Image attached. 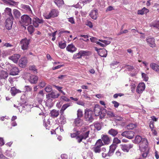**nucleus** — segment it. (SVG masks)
<instances>
[{
  "label": "nucleus",
  "mask_w": 159,
  "mask_h": 159,
  "mask_svg": "<svg viewBox=\"0 0 159 159\" xmlns=\"http://www.w3.org/2000/svg\"><path fill=\"white\" fill-rule=\"evenodd\" d=\"M122 150L124 152H128L130 149L132 148L133 145L131 144L121 145Z\"/></svg>",
  "instance_id": "nucleus-10"
},
{
  "label": "nucleus",
  "mask_w": 159,
  "mask_h": 159,
  "mask_svg": "<svg viewBox=\"0 0 159 159\" xmlns=\"http://www.w3.org/2000/svg\"><path fill=\"white\" fill-rule=\"evenodd\" d=\"M83 2H78L76 4L74 5L73 6L76 8H81L84 5Z\"/></svg>",
  "instance_id": "nucleus-42"
},
{
  "label": "nucleus",
  "mask_w": 159,
  "mask_h": 159,
  "mask_svg": "<svg viewBox=\"0 0 159 159\" xmlns=\"http://www.w3.org/2000/svg\"><path fill=\"white\" fill-rule=\"evenodd\" d=\"M20 7L23 9L22 10L29 12H32L31 9L29 5L22 4L20 6Z\"/></svg>",
  "instance_id": "nucleus-27"
},
{
  "label": "nucleus",
  "mask_w": 159,
  "mask_h": 159,
  "mask_svg": "<svg viewBox=\"0 0 159 159\" xmlns=\"http://www.w3.org/2000/svg\"><path fill=\"white\" fill-rule=\"evenodd\" d=\"M90 17L94 20H96L98 17V10L97 9L93 10L89 14Z\"/></svg>",
  "instance_id": "nucleus-15"
},
{
  "label": "nucleus",
  "mask_w": 159,
  "mask_h": 159,
  "mask_svg": "<svg viewBox=\"0 0 159 159\" xmlns=\"http://www.w3.org/2000/svg\"><path fill=\"white\" fill-rule=\"evenodd\" d=\"M5 12L6 14L9 16V17L8 18H11V16L13 17L11 13V8L8 7L6 8L5 10Z\"/></svg>",
  "instance_id": "nucleus-32"
},
{
  "label": "nucleus",
  "mask_w": 159,
  "mask_h": 159,
  "mask_svg": "<svg viewBox=\"0 0 159 159\" xmlns=\"http://www.w3.org/2000/svg\"><path fill=\"white\" fill-rule=\"evenodd\" d=\"M59 123L61 125H64L66 123V118L63 116H61L59 120Z\"/></svg>",
  "instance_id": "nucleus-36"
},
{
  "label": "nucleus",
  "mask_w": 159,
  "mask_h": 159,
  "mask_svg": "<svg viewBox=\"0 0 159 159\" xmlns=\"http://www.w3.org/2000/svg\"><path fill=\"white\" fill-rule=\"evenodd\" d=\"M74 133H73L70 134V136L71 138H73L75 137H77V135L80 134V132L77 130L76 128H74L73 129Z\"/></svg>",
  "instance_id": "nucleus-34"
},
{
  "label": "nucleus",
  "mask_w": 159,
  "mask_h": 159,
  "mask_svg": "<svg viewBox=\"0 0 159 159\" xmlns=\"http://www.w3.org/2000/svg\"><path fill=\"white\" fill-rule=\"evenodd\" d=\"M45 90L46 92L48 93L52 91V88L51 85H48L45 88Z\"/></svg>",
  "instance_id": "nucleus-47"
},
{
  "label": "nucleus",
  "mask_w": 159,
  "mask_h": 159,
  "mask_svg": "<svg viewBox=\"0 0 159 159\" xmlns=\"http://www.w3.org/2000/svg\"><path fill=\"white\" fill-rule=\"evenodd\" d=\"M30 75L29 73H25L22 76L23 79L25 80L27 79L29 77H30Z\"/></svg>",
  "instance_id": "nucleus-55"
},
{
  "label": "nucleus",
  "mask_w": 159,
  "mask_h": 159,
  "mask_svg": "<svg viewBox=\"0 0 159 159\" xmlns=\"http://www.w3.org/2000/svg\"><path fill=\"white\" fill-rule=\"evenodd\" d=\"M59 95L60 94L59 93H56L55 92H52L47 95L46 97L53 99L57 98Z\"/></svg>",
  "instance_id": "nucleus-19"
},
{
  "label": "nucleus",
  "mask_w": 159,
  "mask_h": 159,
  "mask_svg": "<svg viewBox=\"0 0 159 159\" xmlns=\"http://www.w3.org/2000/svg\"><path fill=\"white\" fill-rule=\"evenodd\" d=\"M13 12L15 16L17 18H19L20 17V13L19 11L16 9H14L13 10Z\"/></svg>",
  "instance_id": "nucleus-40"
},
{
  "label": "nucleus",
  "mask_w": 159,
  "mask_h": 159,
  "mask_svg": "<svg viewBox=\"0 0 159 159\" xmlns=\"http://www.w3.org/2000/svg\"><path fill=\"white\" fill-rule=\"evenodd\" d=\"M151 27H153L159 30V21H157L152 22L150 24Z\"/></svg>",
  "instance_id": "nucleus-35"
},
{
  "label": "nucleus",
  "mask_w": 159,
  "mask_h": 159,
  "mask_svg": "<svg viewBox=\"0 0 159 159\" xmlns=\"http://www.w3.org/2000/svg\"><path fill=\"white\" fill-rule=\"evenodd\" d=\"M20 57V55L19 54H14L12 56L9 57V59L11 60L14 62L16 63L17 62Z\"/></svg>",
  "instance_id": "nucleus-18"
},
{
  "label": "nucleus",
  "mask_w": 159,
  "mask_h": 159,
  "mask_svg": "<svg viewBox=\"0 0 159 159\" xmlns=\"http://www.w3.org/2000/svg\"><path fill=\"white\" fill-rule=\"evenodd\" d=\"M119 63V62L117 61H115L113 62V63H111V67L114 69L117 67H118V64Z\"/></svg>",
  "instance_id": "nucleus-50"
},
{
  "label": "nucleus",
  "mask_w": 159,
  "mask_h": 159,
  "mask_svg": "<svg viewBox=\"0 0 159 159\" xmlns=\"http://www.w3.org/2000/svg\"><path fill=\"white\" fill-rule=\"evenodd\" d=\"M137 125L136 124L130 123L127 125L126 128L128 129H133Z\"/></svg>",
  "instance_id": "nucleus-33"
},
{
  "label": "nucleus",
  "mask_w": 159,
  "mask_h": 159,
  "mask_svg": "<svg viewBox=\"0 0 159 159\" xmlns=\"http://www.w3.org/2000/svg\"><path fill=\"white\" fill-rule=\"evenodd\" d=\"M74 124L76 126H80L83 124V121L80 118H76L75 120Z\"/></svg>",
  "instance_id": "nucleus-22"
},
{
  "label": "nucleus",
  "mask_w": 159,
  "mask_h": 159,
  "mask_svg": "<svg viewBox=\"0 0 159 159\" xmlns=\"http://www.w3.org/2000/svg\"><path fill=\"white\" fill-rule=\"evenodd\" d=\"M104 144L102 142V141L101 139H99L97 140L95 145L98 146V147L100 148Z\"/></svg>",
  "instance_id": "nucleus-43"
},
{
  "label": "nucleus",
  "mask_w": 159,
  "mask_h": 159,
  "mask_svg": "<svg viewBox=\"0 0 159 159\" xmlns=\"http://www.w3.org/2000/svg\"><path fill=\"white\" fill-rule=\"evenodd\" d=\"M77 118H80L82 117L83 115V111H82L80 109H79L77 111Z\"/></svg>",
  "instance_id": "nucleus-49"
},
{
  "label": "nucleus",
  "mask_w": 159,
  "mask_h": 159,
  "mask_svg": "<svg viewBox=\"0 0 159 159\" xmlns=\"http://www.w3.org/2000/svg\"><path fill=\"white\" fill-rule=\"evenodd\" d=\"M93 112L95 116H100V118H103L106 115V110L105 109L100 107L98 104L95 105L93 108Z\"/></svg>",
  "instance_id": "nucleus-3"
},
{
  "label": "nucleus",
  "mask_w": 159,
  "mask_h": 159,
  "mask_svg": "<svg viewBox=\"0 0 159 159\" xmlns=\"http://www.w3.org/2000/svg\"><path fill=\"white\" fill-rule=\"evenodd\" d=\"M109 40H102L99 39V41L104 43V45H105V46L111 43V41L112 40V39L111 38H108Z\"/></svg>",
  "instance_id": "nucleus-38"
},
{
  "label": "nucleus",
  "mask_w": 159,
  "mask_h": 159,
  "mask_svg": "<svg viewBox=\"0 0 159 159\" xmlns=\"http://www.w3.org/2000/svg\"><path fill=\"white\" fill-rule=\"evenodd\" d=\"M10 92L13 96H14L16 93H19V90L17 89L15 87L11 88Z\"/></svg>",
  "instance_id": "nucleus-31"
},
{
  "label": "nucleus",
  "mask_w": 159,
  "mask_h": 159,
  "mask_svg": "<svg viewBox=\"0 0 159 159\" xmlns=\"http://www.w3.org/2000/svg\"><path fill=\"white\" fill-rule=\"evenodd\" d=\"M20 18V23H22L25 25H27L31 23V19L27 15L22 16Z\"/></svg>",
  "instance_id": "nucleus-5"
},
{
  "label": "nucleus",
  "mask_w": 159,
  "mask_h": 159,
  "mask_svg": "<svg viewBox=\"0 0 159 159\" xmlns=\"http://www.w3.org/2000/svg\"><path fill=\"white\" fill-rule=\"evenodd\" d=\"M102 141L105 144H108L110 142V139L108 135L103 134L102 135Z\"/></svg>",
  "instance_id": "nucleus-16"
},
{
  "label": "nucleus",
  "mask_w": 159,
  "mask_h": 159,
  "mask_svg": "<svg viewBox=\"0 0 159 159\" xmlns=\"http://www.w3.org/2000/svg\"><path fill=\"white\" fill-rule=\"evenodd\" d=\"M69 22L72 24H74L75 23V20L73 17H71L68 18Z\"/></svg>",
  "instance_id": "nucleus-59"
},
{
  "label": "nucleus",
  "mask_w": 159,
  "mask_h": 159,
  "mask_svg": "<svg viewBox=\"0 0 159 159\" xmlns=\"http://www.w3.org/2000/svg\"><path fill=\"white\" fill-rule=\"evenodd\" d=\"M80 52L81 57L86 55L88 52L87 51L82 50L80 51Z\"/></svg>",
  "instance_id": "nucleus-63"
},
{
  "label": "nucleus",
  "mask_w": 159,
  "mask_h": 159,
  "mask_svg": "<svg viewBox=\"0 0 159 159\" xmlns=\"http://www.w3.org/2000/svg\"><path fill=\"white\" fill-rule=\"evenodd\" d=\"M80 132V134L76 137V139L79 143L89 137L90 133V128L88 126L82 128Z\"/></svg>",
  "instance_id": "nucleus-1"
},
{
  "label": "nucleus",
  "mask_w": 159,
  "mask_h": 159,
  "mask_svg": "<svg viewBox=\"0 0 159 159\" xmlns=\"http://www.w3.org/2000/svg\"><path fill=\"white\" fill-rule=\"evenodd\" d=\"M28 30L29 33L32 34L34 31V28L32 25H30L27 28Z\"/></svg>",
  "instance_id": "nucleus-44"
},
{
  "label": "nucleus",
  "mask_w": 159,
  "mask_h": 159,
  "mask_svg": "<svg viewBox=\"0 0 159 159\" xmlns=\"http://www.w3.org/2000/svg\"><path fill=\"white\" fill-rule=\"evenodd\" d=\"M95 128L98 130H100L101 129V125L100 123H96L94 125Z\"/></svg>",
  "instance_id": "nucleus-46"
},
{
  "label": "nucleus",
  "mask_w": 159,
  "mask_h": 159,
  "mask_svg": "<svg viewBox=\"0 0 159 159\" xmlns=\"http://www.w3.org/2000/svg\"><path fill=\"white\" fill-rule=\"evenodd\" d=\"M59 112L58 111L53 110L50 112L51 116L53 117H57L59 115Z\"/></svg>",
  "instance_id": "nucleus-29"
},
{
  "label": "nucleus",
  "mask_w": 159,
  "mask_h": 159,
  "mask_svg": "<svg viewBox=\"0 0 159 159\" xmlns=\"http://www.w3.org/2000/svg\"><path fill=\"white\" fill-rule=\"evenodd\" d=\"M8 76V74L7 71L1 70L0 71V78L1 79H5Z\"/></svg>",
  "instance_id": "nucleus-24"
},
{
  "label": "nucleus",
  "mask_w": 159,
  "mask_h": 159,
  "mask_svg": "<svg viewBox=\"0 0 159 159\" xmlns=\"http://www.w3.org/2000/svg\"><path fill=\"white\" fill-rule=\"evenodd\" d=\"M80 36L81 37H84V40L87 42L88 41H89V39H88L89 36L88 35H80Z\"/></svg>",
  "instance_id": "nucleus-61"
},
{
  "label": "nucleus",
  "mask_w": 159,
  "mask_h": 159,
  "mask_svg": "<svg viewBox=\"0 0 159 159\" xmlns=\"http://www.w3.org/2000/svg\"><path fill=\"white\" fill-rule=\"evenodd\" d=\"M86 25L89 26L90 28H92L93 26L92 22L89 21H87L85 24Z\"/></svg>",
  "instance_id": "nucleus-60"
},
{
  "label": "nucleus",
  "mask_w": 159,
  "mask_h": 159,
  "mask_svg": "<svg viewBox=\"0 0 159 159\" xmlns=\"http://www.w3.org/2000/svg\"><path fill=\"white\" fill-rule=\"evenodd\" d=\"M66 50L70 52H73L76 50V48L72 44L69 45L66 48Z\"/></svg>",
  "instance_id": "nucleus-21"
},
{
  "label": "nucleus",
  "mask_w": 159,
  "mask_h": 159,
  "mask_svg": "<svg viewBox=\"0 0 159 159\" xmlns=\"http://www.w3.org/2000/svg\"><path fill=\"white\" fill-rule=\"evenodd\" d=\"M150 129H151V131L152 132V134L154 136H157V133L156 129L155 127H154Z\"/></svg>",
  "instance_id": "nucleus-53"
},
{
  "label": "nucleus",
  "mask_w": 159,
  "mask_h": 159,
  "mask_svg": "<svg viewBox=\"0 0 159 159\" xmlns=\"http://www.w3.org/2000/svg\"><path fill=\"white\" fill-rule=\"evenodd\" d=\"M38 80V77L35 75H31L28 79L29 82L31 84H35L37 82Z\"/></svg>",
  "instance_id": "nucleus-14"
},
{
  "label": "nucleus",
  "mask_w": 159,
  "mask_h": 159,
  "mask_svg": "<svg viewBox=\"0 0 159 159\" xmlns=\"http://www.w3.org/2000/svg\"><path fill=\"white\" fill-rule=\"evenodd\" d=\"M134 143H140L139 144L140 149L141 151H143L145 150L147 147L148 142L147 139L145 138H142L141 136L137 135L136 136L134 140Z\"/></svg>",
  "instance_id": "nucleus-2"
},
{
  "label": "nucleus",
  "mask_w": 159,
  "mask_h": 159,
  "mask_svg": "<svg viewBox=\"0 0 159 159\" xmlns=\"http://www.w3.org/2000/svg\"><path fill=\"white\" fill-rule=\"evenodd\" d=\"M19 72V70L17 67H13L11 70L10 75H16L18 74Z\"/></svg>",
  "instance_id": "nucleus-23"
},
{
  "label": "nucleus",
  "mask_w": 159,
  "mask_h": 159,
  "mask_svg": "<svg viewBox=\"0 0 159 159\" xmlns=\"http://www.w3.org/2000/svg\"><path fill=\"white\" fill-rule=\"evenodd\" d=\"M112 102L116 108H117L119 105V103L116 101H113Z\"/></svg>",
  "instance_id": "nucleus-62"
},
{
  "label": "nucleus",
  "mask_w": 159,
  "mask_h": 159,
  "mask_svg": "<svg viewBox=\"0 0 159 159\" xmlns=\"http://www.w3.org/2000/svg\"><path fill=\"white\" fill-rule=\"evenodd\" d=\"M59 14L58 11L56 9H52L50 12L44 13L43 16L46 19H49L51 17L54 18L57 16Z\"/></svg>",
  "instance_id": "nucleus-4"
},
{
  "label": "nucleus",
  "mask_w": 159,
  "mask_h": 159,
  "mask_svg": "<svg viewBox=\"0 0 159 159\" xmlns=\"http://www.w3.org/2000/svg\"><path fill=\"white\" fill-rule=\"evenodd\" d=\"M150 66L152 70L159 73V64H157L152 63L150 64Z\"/></svg>",
  "instance_id": "nucleus-20"
},
{
  "label": "nucleus",
  "mask_w": 159,
  "mask_h": 159,
  "mask_svg": "<svg viewBox=\"0 0 159 159\" xmlns=\"http://www.w3.org/2000/svg\"><path fill=\"white\" fill-rule=\"evenodd\" d=\"M24 90L25 92H30L32 90V88L30 86H25L24 88Z\"/></svg>",
  "instance_id": "nucleus-56"
},
{
  "label": "nucleus",
  "mask_w": 159,
  "mask_h": 159,
  "mask_svg": "<svg viewBox=\"0 0 159 159\" xmlns=\"http://www.w3.org/2000/svg\"><path fill=\"white\" fill-rule=\"evenodd\" d=\"M55 4L58 7H60L62 5L64 4L63 0H54Z\"/></svg>",
  "instance_id": "nucleus-39"
},
{
  "label": "nucleus",
  "mask_w": 159,
  "mask_h": 159,
  "mask_svg": "<svg viewBox=\"0 0 159 159\" xmlns=\"http://www.w3.org/2000/svg\"><path fill=\"white\" fill-rule=\"evenodd\" d=\"M47 100L46 101V104L48 106H51L52 104V99L50 98H47Z\"/></svg>",
  "instance_id": "nucleus-41"
},
{
  "label": "nucleus",
  "mask_w": 159,
  "mask_h": 159,
  "mask_svg": "<svg viewBox=\"0 0 159 159\" xmlns=\"http://www.w3.org/2000/svg\"><path fill=\"white\" fill-rule=\"evenodd\" d=\"M46 85L45 82L43 81H41L39 83V86L42 88L44 87Z\"/></svg>",
  "instance_id": "nucleus-58"
},
{
  "label": "nucleus",
  "mask_w": 159,
  "mask_h": 159,
  "mask_svg": "<svg viewBox=\"0 0 159 159\" xmlns=\"http://www.w3.org/2000/svg\"><path fill=\"white\" fill-rule=\"evenodd\" d=\"M93 112L89 109L85 110V117L87 120L91 122L93 119Z\"/></svg>",
  "instance_id": "nucleus-6"
},
{
  "label": "nucleus",
  "mask_w": 159,
  "mask_h": 159,
  "mask_svg": "<svg viewBox=\"0 0 159 159\" xmlns=\"http://www.w3.org/2000/svg\"><path fill=\"white\" fill-rule=\"evenodd\" d=\"M114 119L117 121H121L122 120L123 118L122 117H120V116H114Z\"/></svg>",
  "instance_id": "nucleus-57"
},
{
  "label": "nucleus",
  "mask_w": 159,
  "mask_h": 159,
  "mask_svg": "<svg viewBox=\"0 0 159 159\" xmlns=\"http://www.w3.org/2000/svg\"><path fill=\"white\" fill-rule=\"evenodd\" d=\"M13 18V17L11 16V18H7L6 20L5 25L6 28L8 30H10L11 28Z\"/></svg>",
  "instance_id": "nucleus-9"
},
{
  "label": "nucleus",
  "mask_w": 159,
  "mask_h": 159,
  "mask_svg": "<svg viewBox=\"0 0 159 159\" xmlns=\"http://www.w3.org/2000/svg\"><path fill=\"white\" fill-rule=\"evenodd\" d=\"M95 50L97 51L99 55L101 57H106L107 55V51L105 49H98L97 48H95Z\"/></svg>",
  "instance_id": "nucleus-12"
},
{
  "label": "nucleus",
  "mask_w": 159,
  "mask_h": 159,
  "mask_svg": "<svg viewBox=\"0 0 159 159\" xmlns=\"http://www.w3.org/2000/svg\"><path fill=\"white\" fill-rule=\"evenodd\" d=\"M114 9L113 8V7L111 6H109L108 7H107V8L106 11V12H107L108 11H111L112 10H114Z\"/></svg>",
  "instance_id": "nucleus-64"
},
{
  "label": "nucleus",
  "mask_w": 159,
  "mask_h": 159,
  "mask_svg": "<svg viewBox=\"0 0 159 159\" xmlns=\"http://www.w3.org/2000/svg\"><path fill=\"white\" fill-rule=\"evenodd\" d=\"M27 63V60L26 57H24L20 59V67H25L26 66Z\"/></svg>",
  "instance_id": "nucleus-25"
},
{
  "label": "nucleus",
  "mask_w": 159,
  "mask_h": 159,
  "mask_svg": "<svg viewBox=\"0 0 159 159\" xmlns=\"http://www.w3.org/2000/svg\"><path fill=\"white\" fill-rule=\"evenodd\" d=\"M145 88V85L143 83H140L137 87L136 92L139 93H141L144 90Z\"/></svg>",
  "instance_id": "nucleus-11"
},
{
  "label": "nucleus",
  "mask_w": 159,
  "mask_h": 159,
  "mask_svg": "<svg viewBox=\"0 0 159 159\" xmlns=\"http://www.w3.org/2000/svg\"><path fill=\"white\" fill-rule=\"evenodd\" d=\"M146 41L150 47L152 48L155 47L154 39L153 38H148L146 39Z\"/></svg>",
  "instance_id": "nucleus-17"
},
{
  "label": "nucleus",
  "mask_w": 159,
  "mask_h": 159,
  "mask_svg": "<svg viewBox=\"0 0 159 159\" xmlns=\"http://www.w3.org/2000/svg\"><path fill=\"white\" fill-rule=\"evenodd\" d=\"M92 150L95 153H100L101 151V148L96 145L93 148Z\"/></svg>",
  "instance_id": "nucleus-37"
},
{
  "label": "nucleus",
  "mask_w": 159,
  "mask_h": 159,
  "mask_svg": "<svg viewBox=\"0 0 159 159\" xmlns=\"http://www.w3.org/2000/svg\"><path fill=\"white\" fill-rule=\"evenodd\" d=\"M148 11L149 10L148 9L143 7L142 9L138 11V14L139 15H143L144 14H146Z\"/></svg>",
  "instance_id": "nucleus-28"
},
{
  "label": "nucleus",
  "mask_w": 159,
  "mask_h": 159,
  "mask_svg": "<svg viewBox=\"0 0 159 159\" xmlns=\"http://www.w3.org/2000/svg\"><path fill=\"white\" fill-rule=\"evenodd\" d=\"M70 106V103H66L64 104L62 107L60 111L61 114L63 113L64 111L69 107Z\"/></svg>",
  "instance_id": "nucleus-30"
},
{
  "label": "nucleus",
  "mask_w": 159,
  "mask_h": 159,
  "mask_svg": "<svg viewBox=\"0 0 159 159\" xmlns=\"http://www.w3.org/2000/svg\"><path fill=\"white\" fill-rule=\"evenodd\" d=\"M121 141L119 139L117 138H115L113 140V143L115 144H116L117 145V144L120 143Z\"/></svg>",
  "instance_id": "nucleus-51"
},
{
  "label": "nucleus",
  "mask_w": 159,
  "mask_h": 159,
  "mask_svg": "<svg viewBox=\"0 0 159 159\" xmlns=\"http://www.w3.org/2000/svg\"><path fill=\"white\" fill-rule=\"evenodd\" d=\"M142 78L143 80L146 81H148V77L147 75L144 73H142Z\"/></svg>",
  "instance_id": "nucleus-54"
},
{
  "label": "nucleus",
  "mask_w": 159,
  "mask_h": 159,
  "mask_svg": "<svg viewBox=\"0 0 159 159\" xmlns=\"http://www.w3.org/2000/svg\"><path fill=\"white\" fill-rule=\"evenodd\" d=\"M118 131L117 129H111L108 132V133L113 137L116 136L118 134Z\"/></svg>",
  "instance_id": "nucleus-26"
},
{
  "label": "nucleus",
  "mask_w": 159,
  "mask_h": 159,
  "mask_svg": "<svg viewBox=\"0 0 159 159\" xmlns=\"http://www.w3.org/2000/svg\"><path fill=\"white\" fill-rule=\"evenodd\" d=\"M30 70L33 71L34 73L36 74L37 73V70L34 66H32L29 67Z\"/></svg>",
  "instance_id": "nucleus-48"
},
{
  "label": "nucleus",
  "mask_w": 159,
  "mask_h": 159,
  "mask_svg": "<svg viewBox=\"0 0 159 159\" xmlns=\"http://www.w3.org/2000/svg\"><path fill=\"white\" fill-rule=\"evenodd\" d=\"M58 45L59 47L61 49L64 48L66 45V42H59Z\"/></svg>",
  "instance_id": "nucleus-45"
},
{
  "label": "nucleus",
  "mask_w": 159,
  "mask_h": 159,
  "mask_svg": "<svg viewBox=\"0 0 159 159\" xmlns=\"http://www.w3.org/2000/svg\"><path fill=\"white\" fill-rule=\"evenodd\" d=\"M20 44H21L22 49L24 50H27L29 44V41L26 38H25L20 41Z\"/></svg>",
  "instance_id": "nucleus-8"
},
{
  "label": "nucleus",
  "mask_w": 159,
  "mask_h": 159,
  "mask_svg": "<svg viewBox=\"0 0 159 159\" xmlns=\"http://www.w3.org/2000/svg\"><path fill=\"white\" fill-rule=\"evenodd\" d=\"M117 147V145L116 144L114 143H112L110 146V149L108 153V156H111L113 154L115 150Z\"/></svg>",
  "instance_id": "nucleus-13"
},
{
  "label": "nucleus",
  "mask_w": 159,
  "mask_h": 159,
  "mask_svg": "<svg viewBox=\"0 0 159 159\" xmlns=\"http://www.w3.org/2000/svg\"><path fill=\"white\" fill-rule=\"evenodd\" d=\"M134 132L133 131H125L123 132L121 134V135L129 139H132L134 138Z\"/></svg>",
  "instance_id": "nucleus-7"
},
{
  "label": "nucleus",
  "mask_w": 159,
  "mask_h": 159,
  "mask_svg": "<svg viewBox=\"0 0 159 159\" xmlns=\"http://www.w3.org/2000/svg\"><path fill=\"white\" fill-rule=\"evenodd\" d=\"M81 55L79 52L78 53L75 54L73 57V58L74 59L80 58L81 57Z\"/></svg>",
  "instance_id": "nucleus-52"
}]
</instances>
